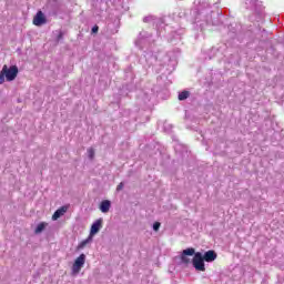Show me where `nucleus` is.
<instances>
[{
  "instance_id": "f257e3e1",
  "label": "nucleus",
  "mask_w": 284,
  "mask_h": 284,
  "mask_svg": "<svg viewBox=\"0 0 284 284\" xmlns=\"http://www.w3.org/2000/svg\"><path fill=\"white\" fill-rule=\"evenodd\" d=\"M193 267L199 272H205V260L203 258V253L197 252L193 255Z\"/></svg>"
},
{
  "instance_id": "f03ea898",
  "label": "nucleus",
  "mask_w": 284,
  "mask_h": 284,
  "mask_svg": "<svg viewBox=\"0 0 284 284\" xmlns=\"http://www.w3.org/2000/svg\"><path fill=\"white\" fill-rule=\"evenodd\" d=\"M2 71L6 75L7 81H14L17 75L19 74V68L17 65H12L8 69V65H3Z\"/></svg>"
},
{
  "instance_id": "7ed1b4c3",
  "label": "nucleus",
  "mask_w": 284,
  "mask_h": 284,
  "mask_svg": "<svg viewBox=\"0 0 284 284\" xmlns=\"http://www.w3.org/2000/svg\"><path fill=\"white\" fill-rule=\"evenodd\" d=\"M83 265H85V254H80V256L74 261L71 272L73 276H77L79 272L83 268Z\"/></svg>"
},
{
  "instance_id": "20e7f679",
  "label": "nucleus",
  "mask_w": 284,
  "mask_h": 284,
  "mask_svg": "<svg viewBox=\"0 0 284 284\" xmlns=\"http://www.w3.org/2000/svg\"><path fill=\"white\" fill-rule=\"evenodd\" d=\"M152 34H150L148 31H141L135 40V45L138 48H143L145 43H149Z\"/></svg>"
},
{
  "instance_id": "39448f33",
  "label": "nucleus",
  "mask_w": 284,
  "mask_h": 284,
  "mask_svg": "<svg viewBox=\"0 0 284 284\" xmlns=\"http://www.w3.org/2000/svg\"><path fill=\"white\" fill-rule=\"evenodd\" d=\"M194 253H195V250L190 247V248H186L182 252L181 254V261L184 265H189L190 263V257L187 256H194Z\"/></svg>"
},
{
  "instance_id": "423d86ee",
  "label": "nucleus",
  "mask_w": 284,
  "mask_h": 284,
  "mask_svg": "<svg viewBox=\"0 0 284 284\" xmlns=\"http://www.w3.org/2000/svg\"><path fill=\"white\" fill-rule=\"evenodd\" d=\"M101 227H103V219L97 220L92 225L90 230V235L94 236V234H99L101 231Z\"/></svg>"
},
{
  "instance_id": "0eeeda50",
  "label": "nucleus",
  "mask_w": 284,
  "mask_h": 284,
  "mask_svg": "<svg viewBox=\"0 0 284 284\" xmlns=\"http://www.w3.org/2000/svg\"><path fill=\"white\" fill-rule=\"evenodd\" d=\"M110 207H112V202L110 200H103L100 203L99 210L102 214H108V212H110Z\"/></svg>"
},
{
  "instance_id": "6e6552de",
  "label": "nucleus",
  "mask_w": 284,
  "mask_h": 284,
  "mask_svg": "<svg viewBox=\"0 0 284 284\" xmlns=\"http://www.w3.org/2000/svg\"><path fill=\"white\" fill-rule=\"evenodd\" d=\"M45 22V16L41 11H38L33 18V26H43Z\"/></svg>"
},
{
  "instance_id": "1a4fd4ad",
  "label": "nucleus",
  "mask_w": 284,
  "mask_h": 284,
  "mask_svg": "<svg viewBox=\"0 0 284 284\" xmlns=\"http://www.w3.org/2000/svg\"><path fill=\"white\" fill-rule=\"evenodd\" d=\"M216 252H214V251H206L205 253H204V255H202V258H204V261L206 262V263H213V261H216Z\"/></svg>"
},
{
  "instance_id": "9d476101",
  "label": "nucleus",
  "mask_w": 284,
  "mask_h": 284,
  "mask_svg": "<svg viewBox=\"0 0 284 284\" xmlns=\"http://www.w3.org/2000/svg\"><path fill=\"white\" fill-rule=\"evenodd\" d=\"M65 212H68V206H62L58 209L52 215V221H59V219H61V216H63Z\"/></svg>"
},
{
  "instance_id": "9b49d317",
  "label": "nucleus",
  "mask_w": 284,
  "mask_h": 284,
  "mask_svg": "<svg viewBox=\"0 0 284 284\" xmlns=\"http://www.w3.org/2000/svg\"><path fill=\"white\" fill-rule=\"evenodd\" d=\"M92 235H89L88 239L83 240L79 245H78V250H83L85 247V245H90V243L92 242Z\"/></svg>"
},
{
  "instance_id": "f8f14e48",
  "label": "nucleus",
  "mask_w": 284,
  "mask_h": 284,
  "mask_svg": "<svg viewBox=\"0 0 284 284\" xmlns=\"http://www.w3.org/2000/svg\"><path fill=\"white\" fill-rule=\"evenodd\" d=\"M45 227H48V223L45 222H41L40 224H38V226L34 230L36 234H41V232H43V230H45Z\"/></svg>"
},
{
  "instance_id": "ddd939ff",
  "label": "nucleus",
  "mask_w": 284,
  "mask_h": 284,
  "mask_svg": "<svg viewBox=\"0 0 284 284\" xmlns=\"http://www.w3.org/2000/svg\"><path fill=\"white\" fill-rule=\"evenodd\" d=\"M190 97V91H182L179 93V101H185Z\"/></svg>"
},
{
  "instance_id": "4468645a",
  "label": "nucleus",
  "mask_w": 284,
  "mask_h": 284,
  "mask_svg": "<svg viewBox=\"0 0 284 284\" xmlns=\"http://www.w3.org/2000/svg\"><path fill=\"white\" fill-rule=\"evenodd\" d=\"M94 154H95L94 149L89 148L88 149V158L90 159V161L94 160Z\"/></svg>"
},
{
  "instance_id": "2eb2a0df",
  "label": "nucleus",
  "mask_w": 284,
  "mask_h": 284,
  "mask_svg": "<svg viewBox=\"0 0 284 284\" xmlns=\"http://www.w3.org/2000/svg\"><path fill=\"white\" fill-rule=\"evenodd\" d=\"M144 23H152L154 21H156V19L153 17V16H149V17H145L143 19Z\"/></svg>"
},
{
  "instance_id": "dca6fc26",
  "label": "nucleus",
  "mask_w": 284,
  "mask_h": 284,
  "mask_svg": "<svg viewBox=\"0 0 284 284\" xmlns=\"http://www.w3.org/2000/svg\"><path fill=\"white\" fill-rule=\"evenodd\" d=\"M6 82V73L3 72V69L0 72V85Z\"/></svg>"
},
{
  "instance_id": "f3484780",
  "label": "nucleus",
  "mask_w": 284,
  "mask_h": 284,
  "mask_svg": "<svg viewBox=\"0 0 284 284\" xmlns=\"http://www.w3.org/2000/svg\"><path fill=\"white\" fill-rule=\"evenodd\" d=\"M160 229H161V224H160L159 222H155V223L153 224V230H154V232H159Z\"/></svg>"
},
{
  "instance_id": "a211bd4d",
  "label": "nucleus",
  "mask_w": 284,
  "mask_h": 284,
  "mask_svg": "<svg viewBox=\"0 0 284 284\" xmlns=\"http://www.w3.org/2000/svg\"><path fill=\"white\" fill-rule=\"evenodd\" d=\"M124 184L123 182H121L118 186H116V192H121V190H123Z\"/></svg>"
},
{
  "instance_id": "6ab92c4d",
  "label": "nucleus",
  "mask_w": 284,
  "mask_h": 284,
  "mask_svg": "<svg viewBox=\"0 0 284 284\" xmlns=\"http://www.w3.org/2000/svg\"><path fill=\"white\" fill-rule=\"evenodd\" d=\"M92 32H93V34H97V32H99V27L94 26V27L92 28Z\"/></svg>"
},
{
  "instance_id": "aec40b11",
  "label": "nucleus",
  "mask_w": 284,
  "mask_h": 284,
  "mask_svg": "<svg viewBox=\"0 0 284 284\" xmlns=\"http://www.w3.org/2000/svg\"><path fill=\"white\" fill-rule=\"evenodd\" d=\"M59 39H61V34L59 36Z\"/></svg>"
}]
</instances>
